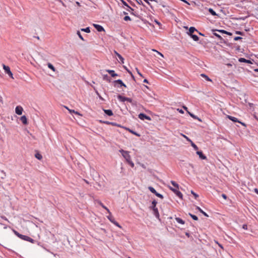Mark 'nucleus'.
<instances>
[{
    "instance_id": "1",
    "label": "nucleus",
    "mask_w": 258,
    "mask_h": 258,
    "mask_svg": "<svg viewBox=\"0 0 258 258\" xmlns=\"http://www.w3.org/2000/svg\"><path fill=\"white\" fill-rule=\"evenodd\" d=\"M119 152L121 153L122 156L124 158L127 163L132 167H134V163L131 160V156L129 154V152L124 151L122 149L119 150Z\"/></svg>"
},
{
    "instance_id": "2",
    "label": "nucleus",
    "mask_w": 258,
    "mask_h": 258,
    "mask_svg": "<svg viewBox=\"0 0 258 258\" xmlns=\"http://www.w3.org/2000/svg\"><path fill=\"white\" fill-rule=\"evenodd\" d=\"M107 218L109 219V220L111 223L114 224L115 225H116V226H117L119 228H121V226L119 224V223L118 222H117L116 221H115L114 218H113V217L112 216V215H111V213L110 212V213H109V215L107 216Z\"/></svg>"
},
{
    "instance_id": "3",
    "label": "nucleus",
    "mask_w": 258,
    "mask_h": 258,
    "mask_svg": "<svg viewBox=\"0 0 258 258\" xmlns=\"http://www.w3.org/2000/svg\"><path fill=\"white\" fill-rule=\"evenodd\" d=\"M3 69L5 70V72L7 73L10 77L13 79V74L10 70V67L5 64H3Z\"/></svg>"
},
{
    "instance_id": "4",
    "label": "nucleus",
    "mask_w": 258,
    "mask_h": 258,
    "mask_svg": "<svg viewBox=\"0 0 258 258\" xmlns=\"http://www.w3.org/2000/svg\"><path fill=\"white\" fill-rule=\"evenodd\" d=\"M169 188L173 191L177 196H178L179 198H182V194L180 191H179L178 189H175L172 188L171 186H169Z\"/></svg>"
},
{
    "instance_id": "5",
    "label": "nucleus",
    "mask_w": 258,
    "mask_h": 258,
    "mask_svg": "<svg viewBox=\"0 0 258 258\" xmlns=\"http://www.w3.org/2000/svg\"><path fill=\"white\" fill-rule=\"evenodd\" d=\"M139 118L141 120H144V119H147L148 120H151V118L150 116H147L146 114L142 113H140L139 114Z\"/></svg>"
},
{
    "instance_id": "6",
    "label": "nucleus",
    "mask_w": 258,
    "mask_h": 258,
    "mask_svg": "<svg viewBox=\"0 0 258 258\" xmlns=\"http://www.w3.org/2000/svg\"><path fill=\"white\" fill-rule=\"evenodd\" d=\"M117 98L121 102H124L125 101H128L129 102H132V99L131 98H127V97H125L122 96L120 95H119L117 96Z\"/></svg>"
},
{
    "instance_id": "7",
    "label": "nucleus",
    "mask_w": 258,
    "mask_h": 258,
    "mask_svg": "<svg viewBox=\"0 0 258 258\" xmlns=\"http://www.w3.org/2000/svg\"><path fill=\"white\" fill-rule=\"evenodd\" d=\"M23 111V108L21 106H17L15 108L16 113L18 115H21Z\"/></svg>"
},
{
    "instance_id": "8",
    "label": "nucleus",
    "mask_w": 258,
    "mask_h": 258,
    "mask_svg": "<svg viewBox=\"0 0 258 258\" xmlns=\"http://www.w3.org/2000/svg\"><path fill=\"white\" fill-rule=\"evenodd\" d=\"M21 238L23 240H26L32 243L34 241V240L32 238L26 235H21Z\"/></svg>"
},
{
    "instance_id": "9",
    "label": "nucleus",
    "mask_w": 258,
    "mask_h": 258,
    "mask_svg": "<svg viewBox=\"0 0 258 258\" xmlns=\"http://www.w3.org/2000/svg\"><path fill=\"white\" fill-rule=\"evenodd\" d=\"M93 26L96 28V29L98 32H102V31H104V28H103V27H102V26H101V25H100L96 24H93Z\"/></svg>"
},
{
    "instance_id": "10",
    "label": "nucleus",
    "mask_w": 258,
    "mask_h": 258,
    "mask_svg": "<svg viewBox=\"0 0 258 258\" xmlns=\"http://www.w3.org/2000/svg\"><path fill=\"white\" fill-rule=\"evenodd\" d=\"M197 154L199 156V157L203 160H205L207 159V157L204 155L202 151H197Z\"/></svg>"
},
{
    "instance_id": "11",
    "label": "nucleus",
    "mask_w": 258,
    "mask_h": 258,
    "mask_svg": "<svg viewBox=\"0 0 258 258\" xmlns=\"http://www.w3.org/2000/svg\"><path fill=\"white\" fill-rule=\"evenodd\" d=\"M114 83L115 84H118L120 85V87H126V86L123 83V82L121 80H117L114 81Z\"/></svg>"
},
{
    "instance_id": "12",
    "label": "nucleus",
    "mask_w": 258,
    "mask_h": 258,
    "mask_svg": "<svg viewBox=\"0 0 258 258\" xmlns=\"http://www.w3.org/2000/svg\"><path fill=\"white\" fill-rule=\"evenodd\" d=\"M106 71L108 72L112 77H115L118 76V75L116 74L113 70H106Z\"/></svg>"
},
{
    "instance_id": "13",
    "label": "nucleus",
    "mask_w": 258,
    "mask_h": 258,
    "mask_svg": "<svg viewBox=\"0 0 258 258\" xmlns=\"http://www.w3.org/2000/svg\"><path fill=\"white\" fill-rule=\"evenodd\" d=\"M152 210L153 211L154 214L155 216L159 218V213L158 210V208L157 207H152Z\"/></svg>"
},
{
    "instance_id": "14",
    "label": "nucleus",
    "mask_w": 258,
    "mask_h": 258,
    "mask_svg": "<svg viewBox=\"0 0 258 258\" xmlns=\"http://www.w3.org/2000/svg\"><path fill=\"white\" fill-rule=\"evenodd\" d=\"M123 128H124L125 130L128 131V132H130V133H131L132 134L138 136V137H140V135L138 133L133 131V130L130 129L129 128H127V127H123Z\"/></svg>"
},
{
    "instance_id": "15",
    "label": "nucleus",
    "mask_w": 258,
    "mask_h": 258,
    "mask_svg": "<svg viewBox=\"0 0 258 258\" xmlns=\"http://www.w3.org/2000/svg\"><path fill=\"white\" fill-rule=\"evenodd\" d=\"M114 53L116 54V55L118 57V58L120 59V60L121 61V63H124V59L122 57V56L120 54H119L116 51L114 50Z\"/></svg>"
},
{
    "instance_id": "16",
    "label": "nucleus",
    "mask_w": 258,
    "mask_h": 258,
    "mask_svg": "<svg viewBox=\"0 0 258 258\" xmlns=\"http://www.w3.org/2000/svg\"><path fill=\"white\" fill-rule=\"evenodd\" d=\"M239 61L240 62H245L247 63H251V61L250 60L246 59L244 58H240L238 59Z\"/></svg>"
},
{
    "instance_id": "17",
    "label": "nucleus",
    "mask_w": 258,
    "mask_h": 258,
    "mask_svg": "<svg viewBox=\"0 0 258 258\" xmlns=\"http://www.w3.org/2000/svg\"><path fill=\"white\" fill-rule=\"evenodd\" d=\"M195 31H197L198 32H199V31L194 27H191L189 28V32L188 33V34L190 35L191 34H193V33L195 32Z\"/></svg>"
},
{
    "instance_id": "18",
    "label": "nucleus",
    "mask_w": 258,
    "mask_h": 258,
    "mask_svg": "<svg viewBox=\"0 0 258 258\" xmlns=\"http://www.w3.org/2000/svg\"><path fill=\"white\" fill-rule=\"evenodd\" d=\"M20 120L24 124H27L28 123L27 117L25 115L21 116Z\"/></svg>"
},
{
    "instance_id": "19",
    "label": "nucleus",
    "mask_w": 258,
    "mask_h": 258,
    "mask_svg": "<svg viewBox=\"0 0 258 258\" xmlns=\"http://www.w3.org/2000/svg\"><path fill=\"white\" fill-rule=\"evenodd\" d=\"M227 117H228L230 120H231L233 121V122H240V121H239L238 120V119H237V118H236V117H233V116H230V115H228V116H227Z\"/></svg>"
},
{
    "instance_id": "20",
    "label": "nucleus",
    "mask_w": 258,
    "mask_h": 258,
    "mask_svg": "<svg viewBox=\"0 0 258 258\" xmlns=\"http://www.w3.org/2000/svg\"><path fill=\"white\" fill-rule=\"evenodd\" d=\"M104 111L108 116H112L113 115L112 110L110 109H104Z\"/></svg>"
},
{
    "instance_id": "21",
    "label": "nucleus",
    "mask_w": 258,
    "mask_h": 258,
    "mask_svg": "<svg viewBox=\"0 0 258 258\" xmlns=\"http://www.w3.org/2000/svg\"><path fill=\"white\" fill-rule=\"evenodd\" d=\"M201 76L205 79L206 80L210 82H212V80L209 78L208 76L204 74H201Z\"/></svg>"
},
{
    "instance_id": "22",
    "label": "nucleus",
    "mask_w": 258,
    "mask_h": 258,
    "mask_svg": "<svg viewBox=\"0 0 258 258\" xmlns=\"http://www.w3.org/2000/svg\"><path fill=\"white\" fill-rule=\"evenodd\" d=\"M196 209L198 210L199 211H200L201 213H202L204 216H206V217H208V215L204 211H203L199 207H196Z\"/></svg>"
},
{
    "instance_id": "23",
    "label": "nucleus",
    "mask_w": 258,
    "mask_h": 258,
    "mask_svg": "<svg viewBox=\"0 0 258 258\" xmlns=\"http://www.w3.org/2000/svg\"><path fill=\"white\" fill-rule=\"evenodd\" d=\"M98 203L100 206H101L102 208L105 209L108 213H110L109 210L106 207H105L100 201H98Z\"/></svg>"
},
{
    "instance_id": "24",
    "label": "nucleus",
    "mask_w": 258,
    "mask_h": 258,
    "mask_svg": "<svg viewBox=\"0 0 258 258\" xmlns=\"http://www.w3.org/2000/svg\"><path fill=\"white\" fill-rule=\"evenodd\" d=\"M175 220L178 223H180L181 224H184V221L179 218L176 217V218H175Z\"/></svg>"
},
{
    "instance_id": "25",
    "label": "nucleus",
    "mask_w": 258,
    "mask_h": 258,
    "mask_svg": "<svg viewBox=\"0 0 258 258\" xmlns=\"http://www.w3.org/2000/svg\"><path fill=\"white\" fill-rule=\"evenodd\" d=\"M190 143L191 144V146L194 148V149L195 150L198 151L199 149L198 146L194 143H193V142L192 141H191V142H190Z\"/></svg>"
},
{
    "instance_id": "26",
    "label": "nucleus",
    "mask_w": 258,
    "mask_h": 258,
    "mask_svg": "<svg viewBox=\"0 0 258 258\" xmlns=\"http://www.w3.org/2000/svg\"><path fill=\"white\" fill-rule=\"evenodd\" d=\"M188 113L190 115V116L191 117H192L194 119H198V120L199 121H201V120L198 117H197V116L195 115L194 114L191 113L190 112H188Z\"/></svg>"
},
{
    "instance_id": "27",
    "label": "nucleus",
    "mask_w": 258,
    "mask_h": 258,
    "mask_svg": "<svg viewBox=\"0 0 258 258\" xmlns=\"http://www.w3.org/2000/svg\"><path fill=\"white\" fill-rule=\"evenodd\" d=\"M190 36L196 41H198L199 39V37L196 35L191 34Z\"/></svg>"
},
{
    "instance_id": "28",
    "label": "nucleus",
    "mask_w": 258,
    "mask_h": 258,
    "mask_svg": "<svg viewBox=\"0 0 258 258\" xmlns=\"http://www.w3.org/2000/svg\"><path fill=\"white\" fill-rule=\"evenodd\" d=\"M47 66H48V67L50 69H51L53 72H55V68L53 67V66L52 64H51L50 63H48Z\"/></svg>"
},
{
    "instance_id": "29",
    "label": "nucleus",
    "mask_w": 258,
    "mask_h": 258,
    "mask_svg": "<svg viewBox=\"0 0 258 258\" xmlns=\"http://www.w3.org/2000/svg\"><path fill=\"white\" fill-rule=\"evenodd\" d=\"M171 184L173 185V186H174L175 187H176L177 189H178L179 188V185L178 184L176 183L175 181H171Z\"/></svg>"
},
{
    "instance_id": "30",
    "label": "nucleus",
    "mask_w": 258,
    "mask_h": 258,
    "mask_svg": "<svg viewBox=\"0 0 258 258\" xmlns=\"http://www.w3.org/2000/svg\"><path fill=\"white\" fill-rule=\"evenodd\" d=\"M219 32L222 33H224V34H228V35H231L232 34L230 32H228L225 30H218Z\"/></svg>"
},
{
    "instance_id": "31",
    "label": "nucleus",
    "mask_w": 258,
    "mask_h": 258,
    "mask_svg": "<svg viewBox=\"0 0 258 258\" xmlns=\"http://www.w3.org/2000/svg\"><path fill=\"white\" fill-rule=\"evenodd\" d=\"M35 157L37 159H39V160H41V159H42V155H41L40 154H39V153H37V154H36L35 155Z\"/></svg>"
},
{
    "instance_id": "32",
    "label": "nucleus",
    "mask_w": 258,
    "mask_h": 258,
    "mask_svg": "<svg viewBox=\"0 0 258 258\" xmlns=\"http://www.w3.org/2000/svg\"><path fill=\"white\" fill-rule=\"evenodd\" d=\"M149 189L150 190V191L151 192H152V193H153L154 194H155L156 192H157L156 191V190L153 187H152V186H149Z\"/></svg>"
},
{
    "instance_id": "33",
    "label": "nucleus",
    "mask_w": 258,
    "mask_h": 258,
    "mask_svg": "<svg viewBox=\"0 0 258 258\" xmlns=\"http://www.w3.org/2000/svg\"><path fill=\"white\" fill-rule=\"evenodd\" d=\"M81 30L82 31H84L86 33H90V28L89 27H87V28H83L81 29Z\"/></svg>"
},
{
    "instance_id": "34",
    "label": "nucleus",
    "mask_w": 258,
    "mask_h": 258,
    "mask_svg": "<svg viewBox=\"0 0 258 258\" xmlns=\"http://www.w3.org/2000/svg\"><path fill=\"white\" fill-rule=\"evenodd\" d=\"M189 216L194 220H198V218L197 216L192 215L190 213H189Z\"/></svg>"
},
{
    "instance_id": "35",
    "label": "nucleus",
    "mask_w": 258,
    "mask_h": 258,
    "mask_svg": "<svg viewBox=\"0 0 258 258\" xmlns=\"http://www.w3.org/2000/svg\"><path fill=\"white\" fill-rule=\"evenodd\" d=\"M209 12L213 15V16H216V12L212 9H209Z\"/></svg>"
},
{
    "instance_id": "36",
    "label": "nucleus",
    "mask_w": 258,
    "mask_h": 258,
    "mask_svg": "<svg viewBox=\"0 0 258 258\" xmlns=\"http://www.w3.org/2000/svg\"><path fill=\"white\" fill-rule=\"evenodd\" d=\"M182 136L188 142H191V140L188 138L187 136H186L185 135H183V134H181Z\"/></svg>"
},
{
    "instance_id": "37",
    "label": "nucleus",
    "mask_w": 258,
    "mask_h": 258,
    "mask_svg": "<svg viewBox=\"0 0 258 258\" xmlns=\"http://www.w3.org/2000/svg\"><path fill=\"white\" fill-rule=\"evenodd\" d=\"M77 34L79 36V38L82 39V40H84V38L83 37H82V35L81 34V33L79 31H77Z\"/></svg>"
},
{
    "instance_id": "38",
    "label": "nucleus",
    "mask_w": 258,
    "mask_h": 258,
    "mask_svg": "<svg viewBox=\"0 0 258 258\" xmlns=\"http://www.w3.org/2000/svg\"><path fill=\"white\" fill-rule=\"evenodd\" d=\"M122 3L123 4V5L126 7H127L131 11H134L133 9H132V8H131L130 6H128V5L126 3H125V2L124 1H122Z\"/></svg>"
},
{
    "instance_id": "39",
    "label": "nucleus",
    "mask_w": 258,
    "mask_h": 258,
    "mask_svg": "<svg viewBox=\"0 0 258 258\" xmlns=\"http://www.w3.org/2000/svg\"><path fill=\"white\" fill-rule=\"evenodd\" d=\"M156 196H157L158 197L161 198V199H163V196L160 194H159L157 192H156V194H155Z\"/></svg>"
},
{
    "instance_id": "40",
    "label": "nucleus",
    "mask_w": 258,
    "mask_h": 258,
    "mask_svg": "<svg viewBox=\"0 0 258 258\" xmlns=\"http://www.w3.org/2000/svg\"><path fill=\"white\" fill-rule=\"evenodd\" d=\"M214 35L216 37H217V38H218L219 39H221H221H222V37H221V36L220 35H219L218 34L216 33H214Z\"/></svg>"
},
{
    "instance_id": "41",
    "label": "nucleus",
    "mask_w": 258,
    "mask_h": 258,
    "mask_svg": "<svg viewBox=\"0 0 258 258\" xmlns=\"http://www.w3.org/2000/svg\"><path fill=\"white\" fill-rule=\"evenodd\" d=\"M152 207H156L157 202L155 200H154L152 202Z\"/></svg>"
},
{
    "instance_id": "42",
    "label": "nucleus",
    "mask_w": 258,
    "mask_h": 258,
    "mask_svg": "<svg viewBox=\"0 0 258 258\" xmlns=\"http://www.w3.org/2000/svg\"><path fill=\"white\" fill-rule=\"evenodd\" d=\"M124 19V21H128V20H131V18H130V17L129 16H125V17H124V19Z\"/></svg>"
},
{
    "instance_id": "43",
    "label": "nucleus",
    "mask_w": 258,
    "mask_h": 258,
    "mask_svg": "<svg viewBox=\"0 0 258 258\" xmlns=\"http://www.w3.org/2000/svg\"><path fill=\"white\" fill-rule=\"evenodd\" d=\"M191 193L194 196L196 199L199 197V196L197 194L194 192L192 190L191 191Z\"/></svg>"
},
{
    "instance_id": "44",
    "label": "nucleus",
    "mask_w": 258,
    "mask_h": 258,
    "mask_svg": "<svg viewBox=\"0 0 258 258\" xmlns=\"http://www.w3.org/2000/svg\"><path fill=\"white\" fill-rule=\"evenodd\" d=\"M136 70L137 72V73L142 77H143V75L140 72L139 69L138 68H136Z\"/></svg>"
},
{
    "instance_id": "45",
    "label": "nucleus",
    "mask_w": 258,
    "mask_h": 258,
    "mask_svg": "<svg viewBox=\"0 0 258 258\" xmlns=\"http://www.w3.org/2000/svg\"><path fill=\"white\" fill-rule=\"evenodd\" d=\"M152 50L154 51H156L157 53H158L162 57H163V55L161 53H160V52L156 50L155 49H152Z\"/></svg>"
},
{
    "instance_id": "46",
    "label": "nucleus",
    "mask_w": 258,
    "mask_h": 258,
    "mask_svg": "<svg viewBox=\"0 0 258 258\" xmlns=\"http://www.w3.org/2000/svg\"><path fill=\"white\" fill-rule=\"evenodd\" d=\"M69 111H70V112H74V113H75V114H79V115H80V113H79V112H77V111H75V110H69Z\"/></svg>"
},
{
    "instance_id": "47",
    "label": "nucleus",
    "mask_w": 258,
    "mask_h": 258,
    "mask_svg": "<svg viewBox=\"0 0 258 258\" xmlns=\"http://www.w3.org/2000/svg\"><path fill=\"white\" fill-rule=\"evenodd\" d=\"M242 39V38H241V37H239V36H237V37H235L234 38V40H235V41H237V40H240V39Z\"/></svg>"
},
{
    "instance_id": "48",
    "label": "nucleus",
    "mask_w": 258,
    "mask_h": 258,
    "mask_svg": "<svg viewBox=\"0 0 258 258\" xmlns=\"http://www.w3.org/2000/svg\"><path fill=\"white\" fill-rule=\"evenodd\" d=\"M111 124L117 126L123 127V126H121L120 125L118 124H117L116 123H111Z\"/></svg>"
},
{
    "instance_id": "49",
    "label": "nucleus",
    "mask_w": 258,
    "mask_h": 258,
    "mask_svg": "<svg viewBox=\"0 0 258 258\" xmlns=\"http://www.w3.org/2000/svg\"><path fill=\"white\" fill-rule=\"evenodd\" d=\"M177 110L179 112H180V113H182H182H184V111H183L182 109H180L178 108V109H177Z\"/></svg>"
},
{
    "instance_id": "50",
    "label": "nucleus",
    "mask_w": 258,
    "mask_h": 258,
    "mask_svg": "<svg viewBox=\"0 0 258 258\" xmlns=\"http://www.w3.org/2000/svg\"><path fill=\"white\" fill-rule=\"evenodd\" d=\"M222 197H223L225 200H226V199H227V197L226 195L225 194H223L222 195Z\"/></svg>"
},
{
    "instance_id": "51",
    "label": "nucleus",
    "mask_w": 258,
    "mask_h": 258,
    "mask_svg": "<svg viewBox=\"0 0 258 258\" xmlns=\"http://www.w3.org/2000/svg\"><path fill=\"white\" fill-rule=\"evenodd\" d=\"M242 228L245 229V230H246L247 229V225L246 224H244L242 226Z\"/></svg>"
},
{
    "instance_id": "52",
    "label": "nucleus",
    "mask_w": 258,
    "mask_h": 258,
    "mask_svg": "<svg viewBox=\"0 0 258 258\" xmlns=\"http://www.w3.org/2000/svg\"><path fill=\"white\" fill-rule=\"evenodd\" d=\"M137 2L139 4H142L143 5V2L141 0H136Z\"/></svg>"
},
{
    "instance_id": "53",
    "label": "nucleus",
    "mask_w": 258,
    "mask_h": 258,
    "mask_svg": "<svg viewBox=\"0 0 258 258\" xmlns=\"http://www.w3.org/2000/svg\"><path fill=\"white\" fill-rule=\"evenodd\" d=\"M96 93L97 94V95L99 96V97L101 99L103 100V98H102V97L100 95V94H99V93L98 92V91H96Z\"/></svg>"
},
{
    "instance_id": "54",
    "label": "nucleus",
    "mask_w": 258,
    "mask_h": 258,
    "mask_svg": "<svg viewBox=\"0 0 258 258\" xmlns=\"http://www.w3.org/2000/svg\"><path fill=\"white\" fill-rule=\"evenodd\" d=\"M15 234L19 237L21 238V235H22V234H19L18 232H15Z\"/></svg>"
},
{
    "instance_id": "55",
    "label": "nucleus",
    "mask_w": 258,
    "mask_h": 258,
    "mask_svg": "<svg viewBox=\"0 0 258 258\" xmlns=\"http://www.w3.org/2000/svg\"><path fill=\"white\" fill-rule=\"evenodd\" d=\"M126 70H127V71L130 73V74L132 76V77H133V78L134 79V76H133V74L132 73V72H130V71H128V70H127V69H126Z\"/></svg>"
},
{
    "instance_id": "56",
    "label": "nucleus",
    "mask_w": 258,
    "mask_h": 258,
    "mask_svg": "<svg viewBox=\"0 0 258 258\" xmlns=\"http://www.w3.org/2000/svg\"><path fill=\"white\" fill-rule=\"evenodd\" d=\"M143 82L146 83H149V82L147 79H144Z\"/></svg>"
},
{
    "instance_id": "57",
    "label": "nucleus",
    "mask_w": 258,
    "mask_h": 258,
    "mask_svg": "<svg viewBox=\"0 0 258 258\" xmlns=\"http://www.w3.org/2000/svg\"><path fill=\"white\" fill-rule=\"evenodd\" d=\"M183 108L188 112L187 108L186 106H183Z\"/></svg>"
},
{
    "instance_id": "58",
    "label": "nucleus",
    "mask_w": 258,
    "mask_h": 258,
    "mask_svg": "<svg viewBox=\"0 0 258 258\" xmlns=\"http://www.w3.org/2000/svg\"><path fill=\"white\" fill-rule=\"evenodd\" d=\"M236 33L241 35L242 33L240 31H236Z\"/></svg>"
},
{
    "instance_id": "59",
    "label": "nucleus",
    "mask_w": 258,
    "mask_h": 258,
    "mask_svg": "<svg viewBox=\"0 0 258 258\" xmlns=\"http://www.w3.org/2000/svg\"><path fill=\"white\" fill-rule=\"evenodd\" d=\"M0 102L3 103V98L1 95H0Z\"/></svg>"
},
{
    "instance_id": "60",
    "label": "nucleus",
    "mask_w": 258,
    "mask_h": 258,
    "mask_svg": "<svg viewBox=\"0 0 258 258\" xmlns=\"http://www.w3.org/2000/svg\"><path fill=\"white\" fill-rule=\"evenodd\" d=\"M254 191H255V192L256 194H258V189H257V188H255V189H254Z\"/></svg>"
},
{
    "instance_id": "61",
    "label": "nucleus",
    "mask_w": 258,
    "mask_h": 258,
    "mask_svg": "<svg viewBox=\"0 0 258 258\" xmlns=\"http://www.w3.org/2000/svg\"><path fill=\"white\" fill-rule=\"evenodd\" d=\"M76 4H77V5L78 6H80V3H79V2H76Z\"/></svg>"
},
{
    "instance_id": "62",
    "label": "nucleus",
    "mask_w": 258,
    "mask_h": 258,
    "mask_svg": "<svg viewBox=\"0 0 258 258\" xmlns=\"http://www.w3.org/2000/svg\"><path fill=\"white\" fill-rule=\"evenodd\" d=\"M199 34L200 35H202V36H204V34H203L202 33H200V32H198Z\"/></svg>"
},
{
    "instance_id": "63",
    "label": "nucleus",
    "mask_w": 258,
    "mask_h": 258,
    "mask_svg": "<svg viewBox=\"0 0 258 258\" xmlns=\"http://www.w3.org/2000/svg\"><path fill=\"white\" fill-rule=\"evenodd\" d=\"M155 22H156V23L157 24H158V25H160V23H159L158 22H157V21H156Z\"/></svg>"
},
{
    "instance_id": "64",
    "label": "nucleus",
    "mask_w": 258,
    "mask_h": 258,
    "mask_svg": "<svg viewBox=\"0 0 258 258\" xmlns=\"http://www.w3.org/2000/svg\"><path fill=\"white\" fill-rule=\"evenodd\" d=\"M228 66H232V65L230 63H228L227 64Z\"/></svg>"
}]
</instances>
